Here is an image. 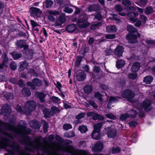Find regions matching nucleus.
I'll return each instance as SVG.
<instances>
[{
	"instance_id": "1",
	"label": "nucleus",
	"mask_w": 155,
	"mask_h": 155,
	"mask_svg": "<svg viewBox=\"0 0 155 155\" xmlns=\"http://www.w3.org/2000/svg\"><path fill=\"white\" fill-rule=\"evenodd\" d=\"M31 132L30 129L20 124L16 127L14 124L0 121V133L12 140L15 138L19 140L21 144L26 146V150L32 152L40 150L43 152V145L40 141L35 140L34 142H31L30 137L26 135Z\"/></svg>"
},
{
	"instance_id": "2",
	"label": "nucleus",
	"mask_w": 155,
	"mask_h": 155,
	"mask_svg": "<svg viewBox=\"0 0 155 155\" xmlns=\"http://www.w3.org/2000/svg\"><path fill=\"white\" fill-rule=\"evenodd\" d=\"M0 149H4L12 154L17 153H22L23 155H31L29 153L23 152L17 142H13L11 144L10 140L6 137L2 138L1 139Z\"/></svg>"
},
{
	"instance_id": "3",
	"label": "nucleus",
	"mask_w": 155,
	"mask_h": 155,
	"mask_svg": "<svg viewBox=\"0 0 155 155\" xmlns=\"http://www.w3.org/2000/svg\"><path fill=\"white\" fill-rule=\"evenodd\" d=\"M36 107L35 103L32 101H28L25 103L24 106L21 108L19 105L15 107L16 110L22 114L29 115L34 110Z\"/></svg>"
},
{
	"instance_id": "4",
	"label": "nucleus",
	"mask_w": 155,
	"mask_h": 155,
	"mask_svg": "<svg viewBox=\"0 0 155 155\" xmlns=\"http://www.w3.org/2000/svg\"><path fill=\"white\" fill-rule=\"evenodd\" d=\"M127 30L129 32L127 36V38L129 43H131L137 42V38L139 37L140 35L137 32V30L133 26L128 25L127 27Z\"/></svg>"
},
{
	"instance_id": "5",
	"label": "nucleus",
	"mask_w": 155,
	"mask_h": 155,
	"mask_svg": "<svg viewBox=\"0 0 155 155\" xmlns=\"http://www.w3.org/2000/svg\"><path fill=\"white\" fill-rule=\"evenodd\" d=\"M151 101L150 100H146L144 101L140 107L137 108L139 110V115L140 117H142L144 116L143 109L145 111H148L152 108L151 106Z\"/></svg>"
},
{
	"instance_id": "6",
	"label": "nucleus",
	"mask_w": 155,
	"mask_h": 155,
	"mask_svg": "<svg viewBox=\"0 0 155 155\" xmlns=\"http://www.w3.org/2000/svg\"><path fill=\"white\" fill-rule=\"evenodd\" d=\"M93 16L92 15H90L89 17H87V15L84 13H83L81 15L80 18L78 20L77 22V25L80 28H85L90 25V23L88 22L87 20H89L90 18Z\"/></svg>"
},
{
	"instance_id": "7",
	"label": "nucleus",
	"mask_w": 155,
	"mask_h": 155,
	"mask_svg": "<svg viewBox=\"0 0 155 155\" xmlns=\"http://www.w3.org/2000/svg\"><path fill=\"white\" fill-rule=\"evenodd\" d=\"M42 84V82L41 80L37 78H35L32 80V82H28L27 85V86L30 87L31 89L34 90L36 88V86H40Z\"/></svg>"
},
{
	"instance_id": "8",
	"label": "nucleus",
	"mask_w": 155,
	"mask_h": 155,
	"mask_svg": "<svg viewBox=\"0 0 155 155\" xmlns=\"http://www.w3.org/2000/svg\"><path fill=\"white\" fill-rule=\"evenodd\" d=\"M134 92L129 89L126 90L123 92L122 96L124 98H126L130 101L134 96Z\"/></svg>"
},
{
	"instance_id": "9",
	"label": "nucleus",
	"mask_w": 155,
	"mask_h": 155,
	"mask_svg": "<svg viewBox=\"0 0 155 155\" xmlns=\"http://www.w3.org/2000/svg\"><path fill=\"white\" fill-rule=\"evenodd\" d=\"M66 21V18L65 15L64 14L59 16L57 19L55 23V26H60L64 23Z\"/></svg>"
},
{
	"instance_id": "10",
	"label": "nucleus",
	"mask_w": 155,
	"mask_h": 155,
	"mask_svg": "<svg viewBox=\"0 0 155 155\" xmlns=\"http://www.w3.org/2000/svg\"><path fill=\"white\" fill-rule=\"evenodd\" d=\"M103 144L102 142L98 141L92 147V151L94 152L100 151L102 149Z\"/></svg>"
},
{
	"instance_id": "11",
	"label": "nucleus",
	"mask_w": 155,
	"mask_h": 155,
	"mask_svg": "<svg viewBox=\"0 0 155 155\" xmlns=\"http://www.w3.org/2000/svg\"><path fill=\"white\" fill-rule=\"evenodd\" d=\"M31 10V15L34 17L39 16L41 12L40 9L37 8L32 7Z\"/></svg>"
},
{
	"instance_id": "12",
	"label": "nucleus",
	"mask_w": 155,
	"mask_h": 155,
	"mask_svg": "<svg viewBox=\"0 0 155 155\" xmlns=\"http://www.w3.org/2000/svg\"><path fill=\"white\" fill-rule=\"evenodd\" d=\"M11 106L7 104L4 105L2 108V112L6 115L7 114H9L11 112Z\"/></svg>"
},
{
	"instance_id": "13",
	"label": "nucleus",
	"mask_w": 155,
	"mask_h": 155,
	"mask_svg": "<svg viewBox=\"0 0 155 155\" xmlns=\"http://www.w3.org/2000/svg\"><path fill=\"white\" fill-rule=\"evenodd\" d=\"M123 51V47L118 45L115 49L114 54L117 57H120L122 56Z\"/></svg>"
},
{
	"instance_id": "14",
	"label": "nucleus",
	"mask_w": 155,
	"mask_h": 155,
	"mask_svg": "<svg viewBox=\"0 0 155 155\" xmlns=\"http://www.w3.org/2000/svg\"><path fill=\"white\" fill-rule=\"evenodd\" d=\"M48 13L49 15L48 16V18L51 21H54L55 20V18L53 15H55L59 14V12L56 11H49Z\"/></svg>"
},
{
	"instance_id": "15",
	"label": "nucleus",
	"mask_w": 155,
	"mask_h": 155,
	"mask_svg": "<svg viewBox=\"0 0 155 155\" xmlns=\"http://www.w3.org/2000/svg\"><path fill=\"white\" fill-rule=\"evenodd\" d=\"M16 45L18 48H23L25 49L28 48V46L26 44L24 40H19L17 41L16 43Z\"/></svg>"
},
{
	"instance_id": "16",
	"label": "nucleus",
	"mask_w": 155,
	"mask_h": 155,
	"mask_svg": "<svg viewBox=\"0 0 155 155\" xmlns=\"http://www.w3.org/2000/svg\"><path fill=\"white\" fill-rule=\"evenodd\" d=\"M138 15V14L137 13L130 12L127 14L128 18L130 21L135 22L137 20L135 17Z\"/></svg>"
},
{
	"instance_id": "17",
	"label": "nucleus",
	"mask_w": 155,
	"mask_h": 155,
	"mask_svg": "<svg viewBox=\"0 0 155 155\" xmlns=\"http://www.w3.org/2000/svg\"><path fill=\"white\" fill-rule=\"evenodd\" d=\"M107 135L108 137L114 138L117 135L116 130L114 129H110L108 131Z\"/></svg>"
},
{
	"instance_id": "18",
	"label": "nucleus",
	"mask_w": 155,
	"mask_h": 155,
	"mask_svg": "<svg viewBox=\"0 0 155 155\" xmlns=\"http://www.w3.org/2000/svg\"><path fill=\"white\" fill-rule=\"evenodd\" d=\"M30 124L32 128L35 129H38L40 127L39 122L35 120L31 121Z\"/></svg>"
},
{
	"instance_id": "19",
	"label": "nucleus",
	"mask_w": 155,
	"mask_h": 155,
	"mask_svg": "<svg viewBox=\"0 0 155 155\" xmlns=\"http://www.w3.org/2000/svg\"><path fill=\"white\" fill-rule=\"evenodd\" d=\"M106 31L108 33L115 32L117 30V28L114 25H110L106 27Z\"/></svg>"
},
{
	"instance_id": "20",
	"label": "nucleus",
	"mask_w": 155,
	"mask_h": 155,
	"mask_svg": "<svg viewBox=\"0 0 155 155\" xmlns=\"http://www.w3.org/2000/svg\"><path fill=\"white\" fill-rule=\"evenodd\" d=\"M86 77V74L83 71L81 72L76 75V78L78 81H82Z\"/></svg>"
},
{
	"instance_id": "21",
	"label": "nucleus",
	"mask_w": 155,
	"mask_h": 155,
	"mask_svg": "<svg viewBox=\"0 0 155 155\" xmlns=\"http://www.w3.org/2000/svg\"><path fill=\"white\" fill-rule=\"evenodd\" d=\"M2 58L3 61L2 64H0V69L3 68L4 66H6L5 64L8 61L7 56L5 53L3 54Z\"/></svg>"
},
{
	"instance_id": "22",
	"label": "nucleus",
	"mask_w": 155,
	"mask_h": 155,
	"mask_svg": "<svg viewBox=\"0 0 155 155\" xmlns=\"http://www.w3.org/2000/svg\"><path fill=\"white\" fill-rule=\"evenodd\" d=\"M35 96L39 98L41 102H43L44 101V98L46 95L45 94L42 92H37L35 93Z\"/></svg>"
},
{
	"instance_id": "23",
	"label": "nucleus",
	"mask_w": 155,
	"mask_h": 155,
	"mask_svg": "<svg viewBox=\"0 0 155 155\" xmlns=\"http://www.w3.org/2000/svg\"><path fill=\"white\" fill-rule=\"evenodd\" d=\"M76 29V26L75 25H68L66 28V30L68 32L72 33Z\"/></svg>"
},
{
	"instance_id": "24",
	"label": "nucleus",
	"mask_w": 155,
	"mask_h": 155,
	"mask_svg": "<svg viewBox=\"0 0 155 155\" xmlns=\"http://www.w3.org/2000/svg\"><path fill=\"white\" fill-rule=\"evenodd\" d=\"M92 137L94 139L98 140L100 139L101 137L100 132L98 131H95L94 130L92 135Z\"/></svg>"
},
{
	"instance_id": "25",
	"label": "nucleus",
	"mask_w": 155,
	"mask_h": 155,
	"mask_svg": "<svg viewBox=\"0 0 155 155\" xmlns=\"http://www.w3.org/2000/svg\"><path fill=\"white\" fill-rule=\"evenodd\" d=\"M140 67V64L138 62L134 63L131 67V70L133 72H136L139 69Z\"/></svg>"
},
{
	"instance_id": "26",
	"label": "nucleus",
	"mask_w": 155,
	"mask_h": 155,
	"mask_svg": "<svg viewBox=\"0 0 155 155\" xmlns=\"http://www.w3.org/2000/svg\"><path fill=\"white\" fill-rule=\"evenodd\" d=\"M118 101V100L116 97H110L109 99V102L107 104V107L110 109L111 107L110 105L112 103L117 102Z\"/></svg>"
},
{
	"instance_id": "27",
	"label": "nucleus",
	"mask_w": 155,
	"mask_h": 155,
	"mask_svg": "<svg viewBox=\"0 0 155 155\" xmlns=\"http://www.w3.org/2000/svg\"><path fill=\"white\" fill-rule=\"evenodd\" d=\"M153 78L151 76H147L144 78L143 81L146 84H150L153 81Z\"/></svg>"
},
{
	"instance_id": "28",
	"label": "nucleus",
	"mask_w": 155,
	"mask_h": 155,
	"mask_svg": "<svg viewBox=\"0 0 155 155\" xmlns=\"http://www.w3.org/2000/svg\"><path fill=\"white\" fill-rule=\"evenodd\" d=\"M100 68L99 66H95L93 69L94 73L92 75L93 78H97L99 77H96L95 75L97 76V74L100 73Z\"/></svg>"
},
{
	"instance_id": "29",
	"label": "nucleus",
	"mask_w": 155,
	"mask_h": 155,
	"mask_svg": "<svg viewBox=\"0 0 155 155\" xmlns=\"http://www.w3.org/2000/svg\"><path fill=\"white\" fill-rule=\"evenodd\" d=\"M28 64L25 61H23L20 63L19 70L20 71H22L28 67Z\"/></svg>"
},
{
	"instance_id": "30",
	"label": "nucleus",
	"mask_w": 155,
	"mask_h": 155,
	"mask_svg": "<svg viewBox=\"0 0 155 155\" xmlns=\"http://www.w3.org/2000/svg\"><path fill=\"white\" fill-rule=\"evenodd\" d=\"M125 63L124 60H118L116 62V66L118 68H120L123 67L125 65Z\"/></svg>"
},
{
	"instance_id": "31",
	"label": "nucleus",
	"mask_w": 155,
	"mask_h": 155,
	"mask_svg": "<svg viewBox=\"0 0 155 155\" xmlns=\"http://www.w3.org/2000/svg\"><path fill=\"white\" fill-rule=\"evenodd\" d=\"M93 119L94 120L97 119L100 120H104V117L99 114L94 113L93 117Z\"/></svg>"
},
{
	"instance_id": "32",
	"label": "nucleus",
	"mask_w": 155,
	"mask_h": 155,
	"mask_svg": "<svg viewBox=\"0 0 155 155\" xmlns=\"http://www.w3.org/2000/svg\"><path fill=\"white\" fill-rule=\"evenodd\" d=\"M59 112L60 110L58 108L55 106L52 107L50 111L51 114L52 116L54 115L56 113H58Z\"/></svg>"
},
{
	"instance_id": "33",
	"label": "nucleus",
	"mask_w": 155,
	"mask_h": 155,
	"mask_svg": "<svg viewBox=\"0 0 155 155\" xmlns=\"http://www.w3.org/2000/svg\"><path fill=\"white\" fill-rule=\"evenodd\" d=\"M84 91L87 94L91 93L92 91L91 86V85H86L84 88Z\"/></svg>"
},
{
	"instance_id": "34",
	"label": "nucleus",
	"mask_w": 155,
	"mask_h": 155,
	"mask_svg": "<svg viewBox=\"0 0 155 155\" xmlns=\"http://www.w3.org/2000/svg\"><path fill=\"white\" fill-rule=\"evenodd\" d=\"M103 122H101L94 125V130L95 131H100V129L102 126Z\"/></svg>"
},
{
	"instance_id": "35",
	"label": "nucleus",
	"mask_w": 155,
	"mask_h": 155,
	"mask_svg": "<svg viewBox=\"0 0 155 155\" xmlns=\"http://www.w3.org/2000/svg\"><path fill=\"white\" fill-rule=\"evenodd\" d=\"M22 92L24 95L27 96H29L31 94L30 90L26 88L23 89Z\"/></svg>"
},
{
	"instance_id": "36",
	"label": "nucleus",
	"mask_w": 155,
	"mask_h": 155,
	"mask_svg": "<svg viewBox=\"0 0 155 155\" xmlns=\"http://www.w3.org/2000/svg\"><path fill=\"white\" fill-rule=\"evenodd\" d=\"M112 17H111L110 19L111 20H115L117 23H119L120 22V19L117 17V15L114 14H111Z\"/></svg>"
},
{
	"instance_id": "37",
	"label": "nucleus",
	"mask_w": 155,
	"mask_h": 155,
	"mask_svg": "<svg viewBox=\"0 0 155 155\" xmlns=\"http://www.w3.org/2000/svg\"><path fill=\"white\" fill-rule=\"evenodd\" d=\"M78 130L81 133H85L87 130V127L85 126H80L78 128Z\"/></svg>"
},
{
	"instance_id": "38",
	"label": "nucleus",
	"mask_w": 155,
	"mask_h": 155,
	"mask_svg": "<svg viewBox=\"0 0 155 155\" xmlns=\"http://www.w3.org/2000/svg\"><path fill=\"white\" fill-rule=\"evenodd\" d=\"M101 25V23L99 22L96 24H94L91 25V28L92 30H95L100 27Z\"/></svg>"
},
{
	"instance_id": "39",
	"label": "nucleus",
	"mask_w": 155,
	"mask_h": 155,
	"mask_svg": "<svg viewBox=\"0 0 155 155\" xmlns=\"http://www.w3.org/2000/svg\"><path fill=\"white\" fill-rule=\"evenodd\" d=\"M53 3V1L51 0H46L44 4L46 7L48 8L52 5Z\"/></svg>"
},
{
	"instance_id": "40",
	"label": "nucleus",
	"mask_w": 155,
	"mask_h": 155,
	"mask_svg": "<svg viewBox=\"0 0 155 155\" xmlns=\"http://www.w3.org/2000/svg\"><path fill=\"white\" fill-rule=\"evenodd\" d=\"M43 113L46 118L48 117L51 114L49 110L47 108H45L43 109Z\"/></svg>"
},
{
	"instance_id": "41",
	"label": "nucleus",
	"mask_w": 155,
	"mask_h": 155,
	"mask_svg": "<svg viewBox=\"0 0 155 155\" xmlns=\"http://www.w3.org/2000/svg\"><path fill=\"white\" fill-rule=\"evenodd\" d=\"M13 58L15 60H17L19 58H20L21 56V53H17L16 52H14L12 53V54Z\"/></svg>"
},
{
	"instance_id": "42",
	"label": "nucleus",
	"mask_w": 155,
	"mask_h": 155,
	"mask_svg": "<svg viewBox=\"0 0 155 155\" xmlns=\"http://www.w3.org/2000/svg\"><path fill=\"white\" fill-rule=\"evenodd\" d=\"M153 11V8L151 6L147 7L145 10V13L146 14H149L151 13Z\"/></svg>"
},
{
	"instance_id": "43",
	"label": "nucleus",
	"mask_w": 155,
	"mask_h": 155,
	"mask_svg": "<svg viewBox=\"0 0 155 155\" xmlns=\"http://www.w3.org/2000/svg\"><path fill=\"white\" fill-rule=\"evenodd\" d=\"M91 15L93 16L92 17H93V18H92L93 19H94L95 18H96L98 20H100L102 18V16L101 15L100 13H97L94 16L95 17L94 18V17L93 15Z\"/></svg>"
},
{
	"instance_id": "44",
	"label": "nucleus",
	"mask_w": 155,
	"mask_h": 155,
	"mask_svg": "<svg viewBox=\"0 0 155 155\" xmlns=\"http://www.w3.org/2000/svg\"><path fill=\"white\" fill-rule=\"evenodd\" d=\"M140 19L142 22L143 23L145 24L146 22L147 18L146 16L144 15H140L139 17Z\"/></svg>"
},
{
	"instance_id": "45",
	"label": "nucleus",
	"mask_w": 155,
	"mask_h": 155,
	"mask_svg": "<svg viewBox=\"0 0 155 155\" xmlns=\"http://www.w3.org/2000/svg\"><path fill=\"white\" fill-rule=\"evenodd\" d=\"M129 114L128 113L122 114L120 116V119L122 120H125L128 117H129Z\"/></svg>"
},
{
	"instance_id": "46",
	"label": "nucleus",
	"mask_w": 155,
	"mask_h": 155,
	"mask_svg": "<svg viewBox=\"0 0 155 155\" xmlns=\"http://www.w3.org/2000/svg\"><path fill=\"white\" fill-rule=\"evenodd\" d=\"M88 103L90 104L95 109L97 108L98 107L97 105L93 101L90 100L89 101Z\"/></svg>"
},
{
	"instance_id": "47",
	"label": "nucleus",
	"mask_w": 155,
	"mask_h": 155,
	"mask_svg": "<svg viewBox=\"0 0 155 155\" xmlns=\"http://www.w3.org/2000/svg\"><path fill=\"white\" fill-rule=\"evenodd\" d=\"M137 74L136 73H130L128 74V77L132 79H134L136 78L137 77Z\"/></svg>"
},
{
	"instance_id": "48",
	"label": "nucleus",
	"mask_w": 155,
	"mask_h": 155,
	"mask_svg": "<svg viewBox=\"0 0 155 155\" xmlns=\"http://www.w3.org/2000/svg\"><path fill=\"white\" fill-rule=\"evenodd\" d=\"M105 37L107 39H113L115 38L116 36L114 34H106Z\"/></svg>"
},
{
	"instance_id": "49",
	"label": "nucleus",
	"mask_w": 155,
	"mask_h": 155,
	"mask_svg": "<svg viewBox=\"0 0 155 155\" xmlns=\"http://www.w3.org/2000/svg\"><path fill=\"white\" fill-rule=\"evenodd\" d=\"M48 124L46 121L44 122L43 129L44 132L45 133H46L48 132Z\"/></svg>"
},
{
	"instance_id": "50",
	"label": "nucleus",
	"mask_w": 155,
	"mask_h": 155,
	"mask_svg": "<svg viewBox=\"0 0 155 155\" xmlns=\"http://www.w3.org/2000/svg\"><path fill=\"white\" fill-rule=\"evenodd\" d=\"M122 4L125 6L131 5V3L129 0H123L122 2Z\"/></svg>"
},
{
	"instance_id": "51",
	"label": "nucleus",
	"mask_w": 155,
	"mask_h": 155,
	"mask_svg": "<svg viewBox=\"0 0 155 155\" xmlns=\"http://www.w3.org/2000/svg\"><path fill=\"white\" fill-rule=\"evenodd\" d=\"M147 0H140L138 5L141 7L145 6L147 3Z\"/></svg>"
},
{
	"instance_id": "52",
	"label": "nucleus",
	"mask_w": 155,
	"mask_h": 155,
	"mask_svg": "<svg viewBox=\"0 0 155 155\" xmlns=\"http://www.w3.org/2000/svg\"><path fill=\"white\" fill-rule=\"evenodd\" d=\"M129 117H135L137 115V112L134 110H131L129 112Z\"/></svg>"
},
{
	"instance_id": "53",
	"label": "nucleus",
	"mask_w": 155,
	"mask_h": 155,
	"mask_svg": "<svg viewBox=\"0 0 155 155\" xmlns=\"http://www.w3.org/2000/svg\"><path fill=\"white\" fill-rule=\"evenodd\" d=\"M64 11L66 13L70 14L73 12V10L72 8L67 6L65 7Z\"/></svg>"
},
{
	"instance_id": "54",
	"label": "nucleus",
	"mask_w": 155,
	"mask_h": 155,
	"mask_svg": "<svg viewBox=\"0 0 155 155\" xmlns=\"http://www.w3.org/2000/svg\"><path fill=\"white\" fill-rule=\"evenodd\" d=\"M5 95V98L7 100L12 99L13 98V95L12 93H7Z\"/></svg>"
},
{
	"instance_id": "55",
	"label": "nucleus",
	"mask_w": 155,
	"mask_h": 155,
	"mask_svg": "<svg viewBox=\"0 0 155 155\" xmlns=\"http://www.w3.org/2000/svg\"><path fill=\"white\" fill-rule=\"evenodd\" d=\"M74 134L73 132H69L64 134V136L67 137H71L74 136Z\"/></svg>"
},
{
	"instance_id": "56",
	"label": "nucleus",
	"mask_w": 155,
	"mask_h": 155,
	"mask_svg": "<svg viewBox=\"0 0 155 155\" xmlns=\"http://www.w3.org/2000/svg\"><path fill=\"white\" fill-rule=\"evenodd\" d=\"M63 129L65 130H68L72 128V126L71 124H65L63 126Z\"/></svg>"
},
{
	"instance_id": "57",
	"label": "nucleus",
	"mask_w": 155,
	"mask_h": 155,
	"mask_svg": "<svg viewBox=\"0 0 155 155\" xmlns=\"http://www.w3.org/2000/svg\"><path fill=\"white\" fill-rule=\"evenodd\" d=\"M120 151V149L118 147L112 148V151L113 154H116L119 153Z\"/></svg>"
},
{
	"instance_id": "58",
	"label": "nucleus",
	"mask_w": 155,
	"mask_h": 155,
	"mask_svg": "<svg viewBox=\"0 0 155 155\" xmlns=\"http://www.w3.org/2000/svg\"><path fill=\"white\" fill-rule=\"evenodd\" d=\"M85 115L84 113L83 112L79 114L76 116V118L77 119H80L84 117Z\"/></svg>"
},
{
	"instance_id": "59",
	"label": "nucleus",
	"mask_w": 155,
	"mask_h": 155,
	"mask_svg": "<svg viewBox=\"0 0 155 155\" xmlns=\"http://www.w3.org/2000/svg\"><path fill=\"white\" fill-rule=\"evenodd\" d=\"M114 8L116 11L119 12H120L122 10V8L121 6L119 5H115Z\"/></svg>"
},
{
	"instance_id": "60",
	"label": "nucleus",
	"mask_w": 155,
	"mask_h": 155,
	"mask_svg": "<svg viewBox=\"0 0 155 155\" xmlns=\"http://www.w3.org/2000/svg\"><path fill=\"white\" fill-rule=\"evenodd\" d=\"M105 54L107 56H109L112 55L113 52L110 49H108L105 51Z\"/></svg>"
},
{
	"instance_id": "61",
	"label": "nucleus",
	"mask_w": 155,
	"mask_h": 155,
	"mask_svg": "<svg viewBox=\"0 0 155 155\" xmlns=\"http://www.w3.org/2000/svg\"><path fill=\"white\" fill-rule=\"evenodd\" d=\"M105 115L107 118L110 119H114L115 118V116L111 113L106 114Z\"/></svg>"
},
{
	"instance_id": "62",
	"label": "nucleus",
	"mask_w": 155,
	"mask_h": 155,
	"mask_svg": "<svg viewBox=\"0 0 155 155\" xmlns=\"http://www.w3.org/2000/svg\"><path fill=\"white\" fill-rule=\"evenodd\" d=\"M10 67L13 70L16 69L17 68V66L16 63L14 62H12L10 65Z\"/></svg>"
},
{
	"instance_id": "63",
	"label": "nucleus",
	"mask_w": 155,
	"mask_h": 155,
	"mask_svg": "<svg viewBox=\"0 0 155 155\" xmlns=\"http://www.w3.org/2000/svg\"><path fill=\"white\" fill-rule=\"evenodd\" d=\"M95 97L96 98H97L98 99L101 101L102 99V95L100 93L98 92H97L95 94Z\"/></svg>"
},
{
	"instance_id": "64",
	"label": "nucleus",
	"mask_w": 155,
	"mask_h": 155,
	"mask_svg": "<svg viewBox=\"0 0 155 155\" xmlns=\"http://www.w3.org/2000/svg\"><path fill=\"white\" fill-rule=\"evenodd\" d=\"M52 100L54 102L57 103L59 102L60 101V99L58 97L55 96L52 97Z\"/></svg>"
}]
</instances>
